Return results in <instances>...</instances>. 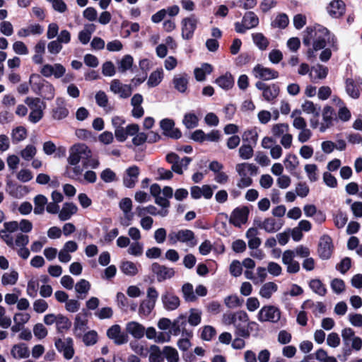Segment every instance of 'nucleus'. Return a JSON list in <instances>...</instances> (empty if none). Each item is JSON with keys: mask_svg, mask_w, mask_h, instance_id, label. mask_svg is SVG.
<instances>
[{"mask_svg": "<svg viewBox=\"0 0 362 362\" xmlns=\"http://www.w3.org/2000/svg\"><path fill=\"white\" fill-rule=\"evenodd\" d=\"M168 241L170 245H175L177 242H181L186 243L190 247H193L197 244L194 233L188 229L170 232L168 234Z\"/></svg>", "mask_w": 362, "mask_h": 362, "instance_id": "obj_5", "label": "nucleus"}, {"mask_svg": "<svg viewBox=\"0 0 362 362\" xmlns=\"http://www.w3.org/2000/svg\"><path fill=\"white\" fill-rule=\"evenodd\" d=\"M256 88L262 92V96L267 102H272L279 93V88L276 84H267L262 81H257Z\"/></svg>", "mask_w": 362, "mask_h": 362, "instance_id": "obj_9", "label": "nucleus"}, {"mask_svg": "<svg viewBox=\"0 0 362 362\" xmlns=\"http://www.w3.org/2000/svg\"><path fill=\"white\" fill-rule=\"evenodd\" d=\"M215 83L222 89L228 90L234 86V78L230 73H226L216 79Z\"/></svg>", "mask_w": 362, "mask_h": 362, "instance_id": "obj_33", "label": "nucleus"}, {"mask_svg": "<svg viewBox=\"0 0 362 362\" xmlns=\"http://www.w3.org/2000/svg\"><path fill=\"white\" fill-rule=\"evenodd\" d=\"M100 178L105 182L109 183L117 180L115 173L110 168H105L100 173Z\"/></svg>", "mask_w": 362, "mask_h": 362, "instance_id": "obj_64", "label": "nucleus"}, {"mask_svg": "<svg viewBox=\"0 0 362 362\" xmlns=\"http://www.w3.org/2000/svg\"><path fill=\"white\" fill-rule=\"evenodd\" d=\"M71 321L62 315H58L56 325L59 332H63L71 327Z\"/></svg>", "mask_w": 362, "mask_h": 362, "instance_id": "obj_56", "label": "nucleus"}, {"mask_svg": "<svg viewBox=\"0 0 362 362\" xmlns=\"http://www.w3.org/2000/svg\"><path fill=\"white\" fill-rule=\"evenodd\" d=\"M95 99L96 104L99 107H100L105 110L106 109V107L108 105L109 100H108V97H107V94L104 91H103V90L98 91L95 93Z\"/></svg>", "mask_w": 362, "mask_h": 362, "instance_id": "obj_60", "label": "nucleus"}, {"mask_svg": "<svg viewBox=\"0 0 362 362\" xmlns=\"http://www.w3.org/2000/svg\"><path fill=\"white\" fill-rule=\"evenodd\" d=\"M303 43L306 47L313 44V47H309L307 57L311 59L315 57L314 52L325 48L327 45L334 47L336 39L331 35L329 30L321 25L307 27L303 32Z\"/></svg>", "mask_w": 362, "mask_h": 362, "instance_id": "obj_1", "label": "nucleus"}, {"mask_svg": "<svg viewBox=\"0 0 362 362\" xmlns=\"http://www.w3.org/2000/svg\"><path fill=\"white\" fill-rule=\"evenodd\" d=\"M346 91L347 94L354 99H357L360 96V91L356 87L353 79L348 78L346 81Z\"/></svg>", "mask_w": 362, "mask_h": 362, "instance_id": "obj_48", "label": "nucleus"}, {"mask_svg": "<svg viewBox=\"0 0 362 362\" xmlns=\"http://www.w3.org/2000/svg\"><path fill=\"white\" fill-rule=\"evenodd\" d=\"M143 250V243L139 241H134L132 243H130L127 251L129 255L139 257L142 255Z\"/></svg>", "mask_w": 362, "mask_h": 362, "instance_id": "obj_58", "label": "nucleus"}, {"mask_svg": "<svg viewBox=\"0 0 362 362\" xmlns=\"http://www.w3.org/2000/svg\"><path fill=\"white\" fill-rule=\"evenodd\" d=\"M302 110L304 112L307 114H311L314 116H319L320 112V107L315 105L313 102L310 100H306L302 104Z\"/></svg>", "mask_w": 362, "mask_h": 362, "instance_id": "obj_49", "label": "nucleus"}, {"mask_svg": "<svg viewBox=\"0 0 362 362\" xmlns=\"http://www.w3.org/2000/svg\"><path fill=\"white\" fill-rule=\"evenodd\" d=\"M281 316V312L274 305H264L258 312L257 318L260 322H269L277 323Z\"/></svg>", "mask_w": 362, "mask_h": 362, "instance_id": "obj_6", "label": "nucleus"}, {"mask_svg": "<svg viewBox=\"0 0 362 362\" xmlns=\"http://www.w3.org/2000/svg\"><path fill=\"white\" fill-rule=\"evenodd\" d=\"M155 305L156 303L149 300H142L139 308V315L144 317L148 316L153 310Z\"/></svg>", "mask_w": 362, "mask_h": 362, "instance_id": "obj_51", "label": "nucleus"}, {"mask_svg": "<svg viewBox=\"0 0 362 362\" xmlns=\"http://www.w3.org/2000/svg\"><path fill=\"white\" fill-rule=\"evenodd\" d=\"M69 114V111L66 107L65 100L63 98H57L51 111L52 119L54 120H62L66 118Z\"/></svg>", "mask_w": 362, "mask_h": 362, "instance_id": "obj_10", "label": "nucleus"}, {"mask_svg": "<svg viewBox=\"0 0 362 362\" xmlns=\"http://www.w3.org/2000/svg\"><path fill=\"white\" fill-rule=\"evenodd\" d=\"M77 210L76 204L72 202H66L59 213V218L62 221H67L77 212Z\"/></svg>", "mask_w": 362, "mask_h": 362, "instance_id": "obj_30", "label": "nucleus"}, {"mask_svg": "<svg viewBox=\"0 0 362 362\" xmlns=\"http://www.w3.org/2000/svg\"><path fill=\"white\" fill-rule=\"evenodd\" d=\"M180 157L175 153H170L166 156V160L172 165L171 170L179 175H182L183 171L178 166Z\"/></svg>", "mask_w": 362, "mask_h": 362, "instance_id": "obj_50", "label": "nucleus"}, {"mask_svg": "<svg viewBox=\"0 0 362 362\" xmlns=\"http://www.w3.org/2000/svg\"><path fill=\"white\" fill-rule=\"evenodd\" d=\"M289 132V125L286 123H279L274 124L272 128V133L274 137H281Z\"/></svg>", "mask_w": 362, "mask_h": 362, "instance_id": "obj_47", "label": "nucleus"}, {"mask_svg": "<svg viewBox=\"0 0 362 362\" xmlns=\"http://www.w3.org/2000/svg\"><path fill=\"white\" fill-rule=\"evenodd\" d=\"M163 354L168 362H178L180 360L177 351L170 346H164Z\"/></svg>", "mask_w": 362, "mask_h": 362, "instance_id": "obj_43", "label": "nucleus"}, {"mask_svg": "<svg viewBox=\"0 0 362 362\" xmlns=\"http://www.w3.org/2000/svg\"><path fill=\"white\" fill-rule=\"evenodd\" d=\"M238 319L240 321H248L249 316L245 311L239 310L235 313H226L223 315V322L225 325H233L235 321V319Z\"/></svg>", "mask_w": 362, "mask_h": 362, "instance_id": "obj_27", "label": "nucleus"}, {"mask_svg": "<svg viewBox=\"0 0 362 362\" xmlns=\"http://www.w3.org/2000/svg\"><path fill=\"white\" fill-rule=\"evenodd\" d=\"M189 79V75L185 72L175 74L172 80L174 88L180 93H187Z\"/></svg>", "mask_w": 362, "mask_h": 362, "instance_id": "obj_17", "label": "nucleus"}, {"mask_svg": "<svg viewBox=\"0 0 362 362\" xmlns=\"http://www.w3.org/2000/svg\"><path fill=\"white\" fill-rule=\"evenodd\" d=\"M32 90L44 99L50 100L54 98L55 90L50 83L44 80L39 74H32L30 77Z\"/></svg>", "mask_w": 362, "mask_h": 362, "instance_id": "obj_2", "label": "nucleus"}, {"mask_svg": "<svg viewBox=\"0 0 362 362\" xmlns=\"http://www.w3.org/2000/svg\"><path fill=\"white\" fill-rule=\"evenodd\" d=\"M333 115V109L330 106H325L322 111L323 123L320 126V132H324L332 125Z\"/></svg>", "mask_w": 362, "mask_h": 362, "instance_id": "obj_34", "label": "nucleus"}, {"mask_svg": "<svg viewBox=\"0 0 362 362\" xmlns=\"http://www.w3.org/2000/svg\"><path fill=\"white\" fill-rule=\"evenodd\" d=\"M11 354L15 358H28L30 356V351L25 344H20L13 346Z\"/></svg>", "mask_w": 362, "mask_h": 362, "instance_id": "obj_36", "label": "nucleus"}, {"mask_svg": "<svg viewBox=\"0 0 362 362\" xmlns=\"http://www.w3.org/2000/svg\"><path fill=\"white\" fill-rule=\"evenodd\" d=\"M81 338L86 346H92L98 341V334L95 331L91 330L85 332Z\"/></svg>", "mask_w": 362, "mask_h": 362, "instance_id": "obj_61", "label": "nucleus"}, {"mask_svg": "<svg viewBox=\"0 0 362 362\" xmlns=\"http://www.w3.org/2000/svg\"><path fill=\"white\" fill-rule=\"evenodd\" d=\"M182 293L186 302H194L197 297L194 294V288L192 284L185 283L182 286Z\"/></svg>", "mask_w": 362, "mask_h": 362, "instance_id": "obj_41", "label": "nucleus"}, {"mask_svg": "<svg viewBox=\"0 0 362 362\" xmlns=\"http://www.w3.org/2000/svg\"><path fill=\"white\" fill-rule=\"evenodd\" d=\"M37 153V148L33 144H28L20 152V156L25 161L32 160Z\"/></svg>", "mask_w": 362, "mask_h": 362, "instance_id": "obj_44", "label": "nucleus"}, {"mask_svg": "<svg viewBox=\"0 0 362 362\" xmlns=\"http://www.w3.org/2000/svg\"><path fill=\"white\" fill-rule=\"evenodd\" d=\"M249 29L257 27L259 24V18L252 11L246 12L242 20Z\"/></svg>", "mask_w": 362, "mask_h": 362, "instance_id": "obj_42", "label": "nucleus"}, {"mask_svg": "<svg viewBox=\"0 0 362 362\" xmlns=\"http://www.w3.org/2000/svg\"><path fill=\"white\" fill-rule=\"evenodd\" d=\"M43 33V28L40 24H31L26 28H22L17 32L19 37H26L30 35H39Z\"/></svg>", "mask_w": 362, "mask_h": 362, "instance_id": "obj_29", "label": "nucleus"}, {"mask_svg": "<svg viewBox=\"0 0 362 362\" xmlns=\"http://www.w3.org/2000/svg\"><path fill=\"white\" fill-rule=\"evenodd\" d=\"M186 325V317L184 315H180L172 323L170 330L168 333L170 334V335L173 334L174 336H177L182 332V335L183 337H191L192 336V332L185 328Z\"/></svg>", "mask_w": 362, "mask_h": 362, "instance_id": "obj_11", "label": "nucleus"}, {"mask_svg": "<svg viewBox=\"0 0 362 362\" xmlns=\"http://www.w3.org/2000/svg\"><path fill=\"white\" fill-rule=\"evenodd\" d=\"M125 332L135 339H141L145 335V327L136 321H130L125 325Z\"/></svg>", "mask_w": 362, "mask_h": 362, "instance_id": "obj_21", "label": "nucleus"}, {"mask_svg": "<svg viewBox=\"0 0 362 362\" xmlns=\"http://www.w3.org/2000/svg\"><path fill=\"white\" fill-rule=\"evenodd\" d=\"M90 288V284L86 279H81L75 285V290L77 292V293L80 295L78 296V298L81 299L83 298V297L81 296V295L84 294L86 296L88 293Z\"/></svg>", "mask_w": 362, "mask_h": 362, "instance_id": "obj_52", "label": "nucleus"}, {"mask_svg": "<svg viewBox=\"0 0 362 362\" xmlns=\"http://www.w3.org/2000/svg\"><path fill=\"white\" fill-rule=\"evenodd\" d=\"M332 241L329 235H323L319 242L318 254L321 259H328L332 253Z\"/></svg>", "mask_w": 362, "mask_h": 362, "instance_id": "obj_20", "label": "nucleus"}, {"mask_svg": "<svg viewBox=\"0 0 362 362\" xmlns=\"http://www.w3.org/2000/svg\"><path fill=\"white\" fill-rule=\"evenodd\" d=\"M69 155L67 158L69 165L78 164L81 161L82 164L86 160L91 157L92 151L84 144H76L69 148Z\"/></svg>", "mask_w": 362, "mask_h": 362, "instance_id": "obj_3", "label": "nucleus"}, {"mask_svg": "<svg viewBox=\"0 0 362 362\" xmlns=\"http://www.w3.org/2000/svg\"><path fill=\"white\" fill-rule=\"evenodd\" d=\"M327 11L332 18H339L345 12V4L341 0H334L329 3Z\"/></svg>", "mask_w": 362, "mask_h": 362, "instance_id": "obj_25", "label": "nucleus"}, {"mask_svg": "<svg viewBox=\"0 0 362 362\" xmlns=\"http://www.w3.org/2000/svg\"><path fill=\"white\" fill-rule=\"evenodd\" d=\"M243 300L236 295L228 296L224 299V303L228 308H235L242 305Z\"/></svg>", "mask_w": 362, "mask_h": 362, "instance_id": "obj_59", "label": "nucleus"}, {"mask_svg": "<svg viewBox=\"0 0 362 362\" xmlns=\"http://www.w3.org/2000/svg\"><path fill=\"white\" fill-rule=\"evenodd\" d=\"M107 337L113 340L117 345L126 344L129 341V337L126 332H122L119 325H114L107 331Z\"/></svg>", "mask_w": 362, "mask_h": 362, "instance_id": "obj_15", "label": "nucleus"}, {"mask_svg": "<svg viewBox=\"0 0 362 362\" xmlns=\"http://www.w3.org/2000/svg\"><path fill=\"white\" fill-rule=\"evenodd\" d=\"M305 171L310 182H315L318 179L317 167L315 164H307L305 166Z\"/></svg>", "mask_w": 362, "mask_h": 362, "instance_id": "obj_62", "label": "nucleus"}, {"mask_svg": "<svg viewBox=\"0 0 362 362\" xmlns=\"http://www.w3.org/2000/svg\"><path fill=\"white\" fill-rule=\"evenodd\" d=\"M198 18L192 14L183 18L181 21V35L184 40H190L193 37L197 29Z\"/></svg>", "mask_w": 362, "mask_h": 362, "instance_id": "obj_7", "label": "nucleus"}, {"mask_svg": "<svg viewBox=\"0 0 362 362\" xmlns=\"http://www.w3.org/2000/svg\"><path fill=\"white\" fill-rule=\"evenodd\" d=\"M249 214V209L247 207L244 206L241 208H235L230 217V223L235 226L240 227L243 224L245 223L247 221Z\"/></svg>", "mask_w": 362, "mask_h": 362, "instance_id": "obj_18", "label": "nucleus"}, {"mask_svg": "<svg viewBox=\"0 0 362 362\" xmlns=\"http://www.w3.org/2000/svg\"><path fill=\"white\" fill-rule=\"evenodd\" d=\"M233 325L235 327V334L236 336L247 339L250 335L249 328L252 326H257V324L254 321H240L236 318Z\"/></svg>", "mask_w": 362, "mask_h": 362, "instance_id": "obj_19", "label": "nucleus"}, {"mask_svg": "<svg viewBox=\"0 0 362 362\" xmlns=\"http://www.w3.org/2000/svg\"><path fill=\"white\" fill-rule=\"evenodd\" d=\"M182 122L186 128L193 129L198 126L199 119L195 114L189 112L185 115Z\"/></svg>", "mask_w": 362, "mask_h": 362, "instance_id": "obj_53", "label": "nucleus"}, {"mask_svg": "<svg viewBox=\"0 0 362 362\" xmlns=\"http://www.w3.org/2000/svg\"><path fill=\"white\" fill-rule=\"evenodd\" d=\"M163 308L172 311L176 310L180 305V300L173 291L166 290L161 296Z\"/></svg>", "mask_w": 362, "mask_h": 362, "instance_id": "obj_16", "label": "nucleus"}, {"mask_svg": "<svg viewBox=\"0 0 362 362\" xmlns=\"http://www.w3.org/2000/svg\"><path fill=\"white\" fill-rule=\"evenodd\" d=\"M327 74L328 68L318 64L311 68L310 77L311 81L315 83L317 80L325 78Z\"/></svg>", "mask_w": 362, "mask_h": 362, "instance_id": "obj_31", "label": "nucleus"}, {"mask_svg": "<svg viewBox=\"0 0 362 362\" xmlns=\"http://www.w3.org/2000/svg\"><path fill=\"white\" fill-rule=\"evenodd\" d=\"M163 78V71L162 69H158L153 71L148 79L147 85L153 88L158 86Z\"/></svg>", "mask_w": 362, "mask_h": 362, "instance_id": "obj_38", "label": "nucleus"}, {"mask_svg": "<svg viewBox=\"0 0 362 362\" xmlns=\"http://www.w3.org/2000/svg\"><path fill=\"white\" fill-rule=\"evenodd\" d=\"M110 89L113 93L119 95L122 98H127L132 93V86L122 83L118 79H114L111 81Z\"/></svg>", "mask_w": 362, "mask_h": 362, "instance_id": "obj_22", "label": "nucleus"}, {"mask_svg": "<svg viewBox=\"0 0 362 362\" xmlns=\"http://www.w3.org/2000/svg\"><path fill=\"white\" fill-rule=\"evenodd\" d=\"M11 139L13 144H18L27 137V130L23 126L17 127L11 131Z\"/></svg>", "mask_w": 362, "mask_h": 362, "instance_id": "obj_40", "label": "nucleus"}, {"mask_svg": "<svg viewBox=\"0 0 362 362\" xmlns=\"http://www.w3.org/2000/svg\"><path fill=\"white\" fill-rule=\"evenodd\" d=\"M236 172L239 175L255 176L257 174L258 168L253 163H243L235 166Z\"/></svg>", "mask_w": 362, "mask_h": 362, "instance_id": "obj_28", "label": "nucleus"}, {"mask_svg": "<svg viewBox=\"0 0 362 362\" xmlns=\"http://www.w3.org/2000/svg\"><path fill=\"white\" fill-rule=\"evenodd\" d=\"M40 74L47 78L54 76L56 78H59L64 76L66 72L65 67L61 64H54L51 65L49 64L43 65L40 69Z\"/></svg>", "mask_w": 362, "mask_h": 362, "instance_id": "obj_13", "label": "nucleus"}, {"mask_svg": "<svg viewBox=\"0 0 362 362\" xmlns=\"http://www.w3.org/2000/svg\"><path fill=\"white\" fill-rule=\"evenodd\" d=\"M120 269L124 274L131 276H135L139 272L137 265L131 261L123 262Z\"/></svg>", "mask_w": 362, "mask_h": 362, "instance_id": "obj_45", "label": "nucleus"}, {"mask_svg": "<svg viewBox=\"0 0 362 362\" xmlns=\"http://www.w3.org/2000/svg\"><path fill=\"white\" fill-rule=\"evenodd\" d=\"M174 126L175 122L171 119L165 118L160 122V127L165 136L173 139H179L181 137L182 134Z\"/></svg>", "mask_w": 362, "mask_h": 362, "instance_id": "obj_24", "label": "nucleus"}, {"mask_svg": "<svg viewBox=\"0 0 362 362\" xmlns=\"http://www.w3.org/2000/svg\"><path fill=\"white\" fill-rule=\"evenodd\" d=\"M149 362H163L164 357L163 356V350L161 351L160 347L157 345H151L148 349Z\"/></svg>", "mask_w": 362, "mask_h": 362, "instance_id": "obj_37", "label": "nucleus"}, {"mask_svg": "<svg viewBox=\"0 0 362 362\" xmlns=\"http://www.w3.org/2000/svg\"><path fill=\"white\" fill-rule=\"evenodd\" d=\"M88 328V320L86 317H82L80 314L77 315L74 324V334L75 337L81 339Z\"/></svg>", "mask_w": 362, "mask_h": 362, "instance_id": "obj_26", "label": "nucleus"}, {"mask_svg": "<svg viewBox=\"0 0 362 362\" xmlns=\"http://www.w3.org/2000/svg\"><path fill=\"white\" fill-rule=\"evenodd\" d=\"M289 20L286 14L281 13L276 16L275 19L272 22L273 28L284 29L288 24Z\"/></svg>", "mask_w": 362, "mask_h": 362, "instance_id": "obj_55", "label": "nucleus"}, {"mask_svg": "<svg viewBox=\"0 0 362 362\" xmlns=\"http://www.w3.org/2000/svg\"><path fill=\"white\" fill-rule=\"evenodd\" d=\"M140 174L139 168L132 165L126 169L123 175V185L127 188H133L138 182Z\"/></svg>", "mask_w": 362, "mask_h": 362, "instance_id": "obj_14", "label": "nucleus"}, {"mask_svg": "<svg viewBox=\"0 0 362 362\" xmlns=\"http://www.w3.org/2000/svg\"><path fill=\"white\" fill-rule=\"evenodd\" d=\"M39 289V282L37 279H30L28 282L26 293L30 298H35Z\"/></svg>", "mask_w": 362, "mask_h": 362, "instance_id": "obj_57", "label": "nucleus"}, {"mask_svg": "<svg viewBox=\"0 0 362 362\" xmlns=\"http://www.w3.org/2000/svg\"><path fill=\"white\" fill-rule=\"evenodd\" d=\"M255 223L257 228L263 229L269 233H276L284 225L282 221L276 220L272 217L267 218L263 221H255Z\"/></svg>", "mask_w": 362, "mask_h": 362, "instance_id": "obj_12", "label": "nucleus"}, {"mask_svg": "<svg viewBox=\"0 0 362 362\" xmlns=\"http://www.w3.org/2000/svg\"><path fill=\"white\" fill-rule=\"evenodd\" d=\"M18 279V273L16 271H11V272L4 273L1 278V284L4 286L14 285L16 284Z\"/></svg>", "mask_w": 362, "mask_h": 362, "instance_id": "obj_54", "label": "nucleus"}, {"mask_svg": "<svg viewBox=\"0 0 362 362\" xmlns=\"http://www.w3.org/2000/svg\"><path fill=\"white\" fill-rule=\"evenodd\" d=\"M151 271L156 275L158 282L172 279L175 274V269L159 263L154 262L151 265Z\"/></svg>", "mask_w": 362, "mask_h": 362, "instance_id": "obj_8", "label": "nucleus"}, {"mask_svg": "<svg viewBox=\"0 0 362 362\" xmlns=\"http://www.w3.org/2000/svg\"><path fill=\"white\" fill-rule=\"evenodd\" d=\"M311 290L320 296H325L327 288L322 282L317 279H312L309 283Z\"/></svg>", "mask_w": 362, "mask_h": 362, "instance_id": "obj_46", "label": "nucleus"}, {"mask_svg": "<svg viewBox=\"0 0 362 362\" xmlns=\"http://www.w3.org/2000/svg\"><path fill=\"white\" fill-rule=\"evenodd\" d=\"M25 103L31 110L28 116L29 121L33 124H36L43 117L46 104L40 98L32 97L26 98Z\"/></svg>", "mask_w": 362, "mask_h": 362, "instance_id": "obj_4", "label": "nucleus"}, {"mask_svg": "<svg viewBox=\"0 0 362 362\" xmlns=\"http://www.w3.org/2000/svg\"><path fill=\"white\" fill-rule=\"evenodd\" d=\"M132 64L133 57L131 55L127 54L119 62L118 69L120 72H125L132 67Z\"/></svg>", "mask_w": 362, "mask_h": 362, "instance_id": "obj_63", "label": "nucleus"}, {"mask_svg": "<svg viewBox=\"0 0 362 362\" xmlns=\"http://www.w3.org/2000/svg\"><path fill=\"white\" fill-rule=\"evenodd\" d=\"M69 165L70 166H67L66 168L65 175L68 177L79 182V180L82 179L84 167H81L78 164Z\"/></svg>", "mask_w": 362, "mask_h": 362, "instance_id": "obj_32", "label": "nucleus"}, {"mask_svg": "<svg viewBox=\"0 0 362 362\" xmlns=\"http://www.w3.org/2000/svg\"><path fill=\"white\" fill-rule=\"evenodd\" d=\"M253 74L256 78L265 81L275 79L279 77L278 71L270 68L264 67L261 64H257L254 67Z\"/></svg>", "mask_w": 362, "mask_h": 362, "instance_id": "obj_23", "label": "nucleus"}, {"mask_svg": "<svg viewBox=\"0 0 362 362\" xmlns=\"http://www.w3.org/2000/svg\"><path fill=\"white\" fill-rule=\"evenodd\" d=\"M254 44L260 49L266 50L269 46V40L261 33H256L252 35Z\"/></svg>", "mask_w": 362, "mask_h": 362, "instance_id": "obj_39", "label": "nucleus"}, {"mask_svg": "<svg viewBox=\"0 0 362 362\" xmlns=\"http://www.w3.org/2000/svg\"><path fill=\"white\" fill-rule=\"evenodd\" d=\"M278 289V286L274 282H267L264 284L259 290V295L264 298L269 299Z\"/></svg>", "mask_w": 362, "mask_h": 362, "instance_id": "obj_35", "label": "nucleus"}]
</instances>
